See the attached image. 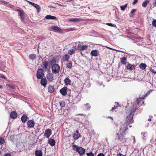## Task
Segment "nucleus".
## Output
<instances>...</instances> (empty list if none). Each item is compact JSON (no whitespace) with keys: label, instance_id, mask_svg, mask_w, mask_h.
Wrapping results in <instances>:
<instances>
[{"label":"nucleus","instance_id":"nucleus-43","mask_svg":"<svg viewBox=\"0 0 156 156\" xmlns=\"http://www.w3.org/2000/svg\"><path fill=\"white\" fill-rule=\"evenodd\" d=\"M87 156H94V154L91 152L86 154Z\"/></svg>","mask_w":156,"mask_h":156},{"label":"nucleus","instance_id":"nucleus-35","mask_svg":"<svg viewBox=\"0 0 156 156\" xmlns=\"http://www.w3.org/2000/svg\"><path fill=\"white\" fill-rule=\"evenodd\" d=\"M43 68L44 69H46L47 68L48 63L47 62L45 61L43 62Z\"/></svg>","mask_w":156,"mask_h":156},{"label":"nucleus","instance_id":"nucleus-2","mask_svg":"<svg viewBox=\"0 0 156 156\" xmlns=\"http://www.w3.org/2000/svg\"><path fill=\"white\" fill-rule=\"evenodd\" d=\"M126 133H120L118 132L116 134V138L115 140H117L121 143L125 142L127 140V139L126 138Z\"/></svg>","mask_w":156,"mask_h":156},{"label":"nucleus","instance_id":"nucleus-46","mask_svg":"<svg viewBox=\"0 0 156 156\" xmlns=\"http://www.w3.org/2000/svg\"><path fill=\"white\" fill-rule=\"evenodd\" d=\"M106 25L110 27H115L114 25L112 23H107Z\"/></svg>","mask_w":156,"mask_h":156},{"label":"nucleus","instance_id":"nucleus-57","mask_svg":"<svg viewBox=\"0 0 156 156\" xmlns=\"http://www.w3.org/2000/svg\"><path fill=\"white\" fill-rule=\"evenodd\" d=\"M148 121H151V118H149L148 119Z\"/></svg>","mask_w":156,"mask_h":156},{"label":"nucleus","instance_id":"nucleus-23","mask_svg":"<svg viewBox=\"0 0 156 156\" xmlns=\"http://www.w3.org/2000/svg\"><path fill=\"white\" fill-rule=\"evenodd\" d=\"M69 58V56L67 54H66L63 57V61L65 62L68 61Z\"/></svg>","mask_w":156,"mask_h":156},{"label":"nucleus","instance_id":"nucleus-5","mask_svg":"<svg viewBox=\"0 0 156 156\" xmlns=\"http://www.w3.org/2000/svg\"><path fill=\"white\" fill-rule=\"evenodd\" d=\"M52 72L55 74L58 73L60 69L59 66L56 64H53L51 67Z\"/></svg>","mask_w":156,"mask_h":156},{"label":"nucleus","instance_id":"nucleus-15","mask_svg":"<svg viewBox=\"0 0 156 156\" xmlns=\"http://www.w3.org/2000/svg\"><path fill=\"white\" fill-rule=\"evenodd\" d=\"M51 29L55 30L56 32L58 33L62 32V30L58 26H52L51 27Z\"/></svg>","mask_w":156,"mask_h":156},{"label":"nucleus","instance_id":"nucleus-37","mask_svg":"<svg viewBox=\"0 0 156 156\" xmlns=\"http://www.w3.org/2000/svg\"><path fill=\"white\" fill-rule=\"evenodd\" d=\"M115 104L116 105H114V107H113L112 109L111 110V111H112L113 110H114L117 107L119 106V104L118 103H117L116 102H115Z\"/></svg>","mask_w":156,"mask_h":156},{"label":"nucleus","instance_id":"nucleus-10","mask_svg":"<svg viewBox=\"0 0 156 156\" xmlns=\"http://www.w3.org/2000/svg\"><path fill=\"white\" fill-rule=\"evenodd\" d=\"M67 88L66 87H64L60 90V93L63 95L65 96L67 93Z\"/></svg>","mask_w":156,"mask_h":156},{"label":"nucleus","instance_id":"nucleus-50","mask_svg":"<svg viewBox=\"0 0 156 156\" xmlns=\"http://www.w3.org/2000/svg\"><path fill=\"white\" fill-rule=\"evenodd\" d=\"M138 2V0H134L133 3V4L134 5L136 4Z\"/></svg>","mask_w":156,"mask_h":156},{"label":"nucleus","instance_id":"nucleus-56","mask_svg":"<svg viewBox=\"0 0 156 156\" xmlns=\"http://www.w3.org/2000/svg\"><path fill=\"white\" fill-rule=\"evenodd\" d=\"M15 10L17 12H19L21 11V10L19 9H16Z\"/></svg>","mask_w":156,"mask_h":156},{"label":"nucleus","instance_id":"nucleus-53","mask_svg":"<svg viewBox=\"0 0 156 156\" xmlns=\"http://www.w3.org/2000/svg\"><path fill=\"white\" fill-rule=\"evenodd\" d=\"M117 156H125L123 155L122 154L119 153L117 154Z\"/></svg>","mask_w":156,"mask_h":156},{"label":"nucleus","instance_id":"nucleus-33","mask_svg":"<svg viewBox=\"0 0 156 156\" xmlns=\"http://www.w3.org/2000/svg\"><path fill=\"white\" fill-rule=\"evenodd\" d=\"M66 66L67 67L71 69L72 67V62L71 61H69L66 63Z\"/></svg>","mask_w":156,"mask_h":156},{"label":"nucleus","instance_id":"nucleus-60","mask_svg":"<svg viewBox=\"0 0 156 156\" xmlns=\"http://www.w3.org/2000/svg\"><path fill=\"white\" fill-rule=\"evenodd\" d=\"M14 137V136H13L12 135V136H10V137Z\"/></svg>","mask_w":156,"mask_h":156},{"label":"nucleus","instance_id":"nucleus-52","mask_svg":"<svg viewBox=\"0 0 156 156\" xmlns=\"http://www.w3.org/2000/svg\"><path fill=\"white\" fill-rule=\"evenodd\" d=\"M1 2L5 4H8L7 2H6L5 1H1Z\"/></svg>","mask_w":156,"mask_h":156},{"label":"nucleus","instance_id":"nucleus-1","mask_svg":"<svg viewBox=\"0 0 156 156\" xmlns=\"http://www.w3.org/2000/svg\"><path fill=\"white\" fill-rule=\"evenodd\" d=\"M144 101L137 98L135 102L132 103L129 108L125 112L127 120L129 122H133L134 114L138 108L141 106L144 105Z\"/></svg>","mask_w":156,"mask_h":156},{"label":"nucleus","instance_id":"nucleus-40","mask_svg":"<svg viewBox=\"0 0 156 156\" xmlns=\"http://www.w3.org/2000/svg\"><path fill=\"white\" fill-rule=\"evenodd\" d=\"M6 86H7L8 87L11 89H16L15 87L11 85H10L8 84H6Z\"/></svg>","mask_w":156,"mask_h":156},{"label":"nucleus","instance_id":"nucleus-17","mask_svg":"<svg viewBox=\"0 0 156 156\" xmlns=\"http://www.w3.org/2000/svg\"><path fill=\"white\" fill-rule=\"evenodd\" d=\"M17 114L16 111H12L10 113V117L12 119H15L17 117Z\"/></svg>","mask_w":156,"mask_h":156},{"label":"nucleus","instance_id":"nucleus-30","mask_svg":"<svg viewBox=\"0 0 156 156\" xmlns=\"http://www.w3.org/2000/svg\"><path fill=\"white\" fill-rule=\"evenodd\" d=\"M153 90L150 89L149 90H148L147 92L144 95V96L143 99L144 100L145 99V98L149 95L151 93L152 91H153Z\"/></svg>","mask_w":156,"mask_h":156},{"label":"nucleus","instance_id":"nucleus-29","mask_svg":"<svg viewBox=\"0 0 156 156\" xmlns=\"http://www.w3.org/2000/svg\"><path fill=\"white\" fill-rule=\"evenodd\" d=\"M77 49L75 48V49H72L70 50H69L68 52L70 55H71L74 54L75 52V51Z\"/></svg>","mask_w":156,"mask_h":156},{"label":"nucleus","instance_id":"nucleus-20","mask_svg":"<svg viewBox=\"0 0 156 156\" xmlns=\"http://www.w3.org/2000/svg\"><path fill=\"white\" fill-rule=\"evenodd\" d=\"M28 119V117L27 115H23L21 117V119L23 123H25Z\"/></svg>","mask_w":156,"mask_h":156},{"label":"nucleus","instance_id":"nucleus-3","mask_svg":"<svg viewBox=\"0 0 156 156\" xmlns=\"http://www.w3.org/2000/svg\"><path fill=\"white\" fill-rule=\"evenodd\" d=\"M126 121L129 123H121L120 125V129L119 130L118 132L120 133H125V132L126 130L128 129V127L129 125V123H130L129 121H127L126 119ZM132 122H131L132 123Z\"/></svg>","mask_w":156,"mask_h":156},{"label":"nucleus","instance_id":"nucleus-42","mask_svg":"<svg viewBox=\"0 0 156 156\" xmlns=\"http://www.w3.org/2000/svg\"><path fill=\"white\" fill-rule=\"evenodd\" d=\"M19 16H22L24 15V11L23 10H21L19 12Z\"/></svg>","mask_w":156,"mask_h":156},{"label":"nucleus","instance_id":"nucleus-32","mask_svg":"<svg viewBox=\"0 0 156 156\" xmlns=\"http://www.w3.org/2000/svg\"><path fill=\"white\" fill-rule=\"evenodd\" d=\"M149 1L148 0H145V1L143 2L142 4V7L145 8L146 7L147 3L149 2Z\"/></svg>","mask_w":156,"mask_h":156},{"label":"nucleus","instance_id":"nucleus-22","mask_svg":"<svg viewBox=\"0 0 156 156\" xmlns=\"http://www.w3.org/2000/svg\"><path fill=\"white\" fill-rule=\"evenodd\" d=\"M54 90L55 88L53 86L51 85H49L48 89V92L50 93H52L54 92Z\"/></svg>","mask_w":156,"mask_h":156},{"label":"nucleus","instance_id":"nucleus-34","mask_svg":"<svg viewBox=\"0 0 156 156\" xmlns=\"http://www.w3.org/2000/svg\"><path fill=\"white\" fill-rule=\"evenodd\" d=\"M128 6V4H126L124 5L120 6L121 9L122 11L125 10V9L127 8Z\"/></svg>","mask_w":156,"mask_h":156},{"label":"nucleus","instance_id":"nucleus-4","mask_svg":"<svg viewBox=\"0 0 156 156\" xmlns=\"http://www.w3.org/2000/svg\"><path fill=\"white\" fill-rule=\"evenodd\" d=\"M73 147L75 148L76 149V151L78 152L80 155H83L85 154V150L83 148L81 147H78L75 145H73Z\"/></svg>","mask_w":156,"mask_h":156},{"label":"nucleus","instance_id":"nucleus-8","mask_svg":"<svg viewBox=\"0 0 156 156\" xmlns=\"http://www.w3.org/2000/svg\"><path fill=\"white\" fill-rule=\"evenodd\" d=\"M27 125L28 128H33L35 126V122L34 120H30L27 122Z\"/></svg>","mask_w":156,"mask_h":156},{"label":"nucleus","instance_id":"nucleus-44","mask_svg":"<svg viewBox=\"0 0 156 156\" xmlns=\"http://www.w3.org/2000/svg\"><path fill=\"white\" fill-rule=\"evenodd\" d=\"M4 140L2 137L0 138V145H2L3 144Z\"/></svg>","mask_w":156,"mask_h":156},{"label":"nucleus","instance_id":"nucleus-48","mask_svg":"<svg viewBox=\"0 0 156 156\" xmlns=\"http://www.w3.org/2000/svg\"><path fill=\"white\" fill-rule=\"evenodd\" d=\"M136 11V10L135 9H132L130 12V13L131 14H133L134 12H135Z\"/></svg>","mask_w":156,"mask_h":156},{"label":"nucleus","instance_id":"nucleus-45","mask_svg":"<svg viewBox=\"0 0 156 156\" xmlns=\"http://www.w3.org/2000/svg\"><path fill=\"white\" fill-rule=\"evenodd\" d=\"M82 45L80 44H78V50L81 51Z\"/></svg>","mask_w":156,"mask_h":156},{"label":"nucleus","instance_id":"nucleus-7","mask_svg":"<svg viewBox=\"0 0 156 156\" xmlns=\"http://www.w3.org/2000/svg\"><path fill=\"white\" fill-rule=\"evenodd\" d=\"M46 78L48 82H52L54 80V75L52 73H49L46 75Z\"/></svg>","mask_w":156,"mask_h":156},{"label":"nucleus","instance_id":"nucleus-6","mask_svg":"<svg viewBox=\"0 0 156 156\" xmlns=\"http://www.w3.org/2000/svg\"><path fill=\"white\" fill-rule=\"evenodd\" d=\"M44 75V70L42 69H38L36 74L37 79H41Z\"/></svg>","mask_w":156,"mask_h":156},{"label":"nucleus","instance_id":"nucleus-13","mask_svg":"<svg viewBox=\"0 0 156 156\" xmlns=\"http://www.w3.org/2000/svg\"><path fill=\"white\" fill-rule=\"evenodd\" d=\"M80 136V134L79 133L78 130H76V132L74 133L73 135V139L76 140L78 139Z\"/></svg>","mask_w":156,"mask_h":156},{"label":"nucleus","instance_id":"nucleus-24","mask_svg":"<svg viewBox=\"0 0 156 156\" xmlns=\"http://www.w3.org/2000/svg\"><path fill=\"white\" fill-rule=\"evenodd\" d=\"M48 143L51 146H54L55 145V140L51 138H50L48 142Z\"/></svg>","mask_w":156,"mask_h":156},{"label":"nucleus","instance_id":"nucleus-19","mask_svg":"<svg viewBox=\"0 0 156 156\" xmlns=\"http://www.w3.org/2000/svg\"><path fill=\"white\" fill-rule=\"evenodd\" d=\"M83 20L82 19L78 18L70 19L69 20V21L74 22L82 21Z\"/></svg>","mask_w":156,"mask_h":156},{"label":"nucleus","instance_id":"nucleus-61","mask_svg":"<svg viewBox=\"0 0 156 156\" xmlns=\"http://www.w3.org/2000/svg\"><path fill=\"white\" fill-rule=\"evenodd\" d=\"M129 127H132V126H129Z\"/></svg>","mask_w":156,"mask_h":156},{"label":"nucleus","instance_id":"nucleus-25","mask_svg":"<svg viewBox=\"0 0 156 156\" xmlns=\"http://www.w3.org/2000/svg\"><path fill=\"white\" fill-rule=\"evenodd\" d=\"M64 82L66 85H69L71 83V80L67 77L64 80Z\"/></svg>","mask_w":156,"mask_h":156},{"label":"nucleus","instance_id":"nucleus-18","mask_svg":"<svg viewBox=\"0 0 156 156\" xmlns=\"http://www.w3.org/2000/svg\"><path fill=\"white\" fill-rule=\"evenodd\" d=\"M45 18L46 19H51V20H58V19L56 18V16H52L50 15H47L45 17Z\"/></svg>","mask_w":156,"mask_h":156},{"label":"nucleus","instance_id":"nucleus-39","mask_svg":"<svg viewBox=\"0 0 156 156\" xmlns=\"http://www.w3.org/2000/svg\"><path fill=\"white\" fill-rule=\"evenodd\" d=\"M152 25L153 27H156V20L154 19L153 20Z\"/></svg>","mask_w":156,"mask_h":156},{"label":"nucleus","instance_id":"nucleus-27","mask_svg":"<svg viewBox=\"0 0 156 156\" xmlns=\"http://www.w3.org/2000/svg\"><path fill=\"white\" fill-rule=\"evenodd\" d=\"M36 57V55L35 54H31L29 55V58L32 60H35Z\"/></svg>","mask_w":156,"mask_h":156},{"label":"nucleus","instance_id":"nucleus-59","mask_svg":"<svg viewBox=\"0 0 156 156\" xmlns=\"http://www.w3.org/2000/svg\"><path fill=\"white\" fill-rule=\"evenodd\" d=\"M0 88H2V86L1 85H0Z\"/></svg>","mask_w":156,"mask_h":156},{"label":"nucleus","instance_id":"nucleus-11","mask_svg":"<svg viewBox=\"0 0 156 156\" xmlns=\"http://www.w3.org/2000/svg\"><path fill=\"white\" fill-rule=\"evenodd\" d=\"M90 54L92 56L97 57L99 55V51L97 50H94L91 51Z\"/></svg>","mask_w":156,"mask_h":156},{"label":"nucleus","instance_id":"nucleus-31","mask_svg":"<svg viewBox=\"0 0 156 156\" xmlns=\"http://www.w3.org/2000/svg\"><path fill=\"white\" fill-rule=\"evenodd\" d=\"M150 71L153 73L156 74V66H154L152 68L150 69Z\"/></svg>","mask_w":156,"mask_h":156},{"label":"nucleus","instance_id":"nucleus-41","mask_svg":"<svg viewBox=\"0 0 156 156\" xmlns=\"http://www.w3.org/2000/svg\"><path fill=\"white\" fill-rule=\"evenodd\" d=\"M90 106L88 104H87L85 105V107L87 110H89L90 108Z\"/></svg>","mask_w":156,"mask_h":156},{"label":"nucleus","instance_id":"nucleus-21","mask_svg":"<svg viewBox=\"0 0 156 156\" xmlns=\"http://www.w3.org/2000/svg\"><path fill=\"white\" fill-rule=\"evenodd\" d=\"M120 60L122 64L126 65L127 63V58L124 57L121 58Z\"/></svg>","mask_w":156,"mask_h":156},{"label":"nucleus","instance_id":"nucleus-16","mask_svg":"<svg viewBox=\"0 0 156 156\" xmlns=\"http://www.w3.org/2000/svg\"><path fill=\"white\" fill-rule=\"evenodd\" d=\"M40 82L41 84L44 87H45L47 84V80L45 78L41 79Z\"/></svg>","mask_w":156,"mask_h":156},{"label":"nucleus","instance_id":"nucleus-38","mask_svg":"<svg viewBox=\"0 0 156 156\" xmlns=\"http://www.w3.org/2000/svg\"><path fill=\"white\" fill-rule=\"evenodd\" d=\"M88 46L87 45H82L81 51H83L87 49Z\"/></svg>","mask_w":156,"mask_h":156},{"label":"nucleus","instance_id":"nucleus-55","mask_svg":"<svg viewBox=\"0 0 156 156\" xmlns=\"http://www.w3.org/2000/svg\"><path fill=\"white\" fill-rule=\"evenodd\" d=\"M77 115H82V116H85V115L83 114H78Z\"/></svg>","mask_w":156,"mask_h":156},{"label":"nucleus","instance_id":"nucleus-47","mask_svg":"<svg viewBox=\"0 0 156 156\" xmlns=\"http://www.w3.org/2000/svg\"><path fill=\"white\" fill-rule=\"evenodd\" d=\"M0 77L5 79H6V77L4 75H2L1 74H0Z\"/></svg>","mask_w":156,"mask_h":156},{"label":"nucleus","instance_id":"nucleus-54","mask_svg":"<svg viewBox=\"0 0 156 156\" xmlns=\"http://www.w3.org/2000/svg\"><path fill=\"white\" fill-rule=\"evenodd\" d=\"M4 156H11V155L10 153H8L6 154H5Z\"/></svg>","mask_w":156,"mask_h":156},{"label":"nucleus","instance_id":"nucleus-49","mask_svg":"<svg viewBox=\"0 0 156 156\" xmlns=\"http://www.w3.org/2000/svg\"><path fill=\"white\" fill-rule=\"evenodd\" d=\"M20 16L21 19L22 21H24V15L22 16Z\"/></svg>","mask_w":156,"mask_h":156},{"label":"nucleus","instance_id":"nucleus-12","mask_svg":"<svg viewBox=\"0 0 156 156\" xmlns=\"http://www.w3.org/2000/svg\"><path fill=\"white\" fill-rule=\"evenodd\" d=\"M51 134V132L49 129H47L45 131L44 136L47 138H48Z\"/></svg>","mask_w":156,"mask_h":156},{"label":"nucleus","instance_id":"nucleus-36","mask_svg":"<svg viewBox=\"0 0 156 156\" xmlns=\"http://www.w3.org/2000/svg\"><path fill=\"white\" fill-rule=\"evenodd\" d=\"M60 105L61 107H63L65 106V103L64 101H62L60 102Z\"/></svg>","mask_w":156,"mask_h":156},{"label":"nucleus","instance_id":"nucleus-26","mask_svg":"<svg viewBox=\"0 0 156 156\" xmlns=\"http://www.w3.org/2000/svg\"><path fill=\"white\" fill-rule=\"evenodd\" d=\"M36 156H42V152L41 150H36L35 152Z\"/></svg>","mask_w":156,"mask_h":156},{"label":"nucleus","instance_id":"nucleus-28","mask_svg":"<svg viewBox=\"0 0 156 156\" xmlns=\"http://www.w3.org/2000/svg\"><path fill=\"white\" fill-rule=\"evenodd\" d=\"M146 66H147L146 64L143 63L140 64L139 66V68L142 70L145 69Z\"/></svg>","mask_w":156,"mask_h":156},{"label":"nucleus","instance_id":"nucleus-58","mask_svg":"<svg viewBox=\"0 0 156 156\" xmlns=\"http://www.w3.org/2000/svg\"><path fill=\"white\" fill-rule=\"evenodd\" d=\"M154 4H155V5H156V0H154Z\"/></svg>","mask_w":156,"mask_h":156},{"label":"nucleus","instance_id":"nucleus-51","mask_svg":"<svg viewBox=\"0 0 156 156\" xmlns=\"http://www.w3.org/2000/svg\"><path fill=\"white\" fill-rule=\"evenodd\" d=\"M105 155L104 154H103V153H100L99 154H98L97 156H104Z\"/></svg>","mask_w":156,"mask_h":156},{"label":"nucleus","instance_id":"nucleus-9","mask_svg":"<svg viewBox=\"0 0 156 156\" xmlns=\"http://www.w3.org/2000/svg\"><path fill=\"white\" fill-rule=\"evenodd\" d=\"M25 0V1L28 2L30 5H32L34 7L36 8V9H37V12H38L39 11V10H40L41 8H40V6L38 5L37 4H35L32 2H31L28 1L27 0Z\"/></svg>","mask_w":156,"mask_h":156},{"label":"nucleus","instance_id":"nucleus-14","mask_svg":"<svg viewBox=\"0 0 156 156\" xmlns=\"http://www.w3.org/2000/svg\"><path fill=\"white\" fill-rule=\"evenodd\" d=\"M126 68L127 69L131 71L133 69H135L136 66L134 65H132L131 64L128 63V65L126 66Z\"/></svg>","mask_w":156,"mask_h":156}]
</instances>
